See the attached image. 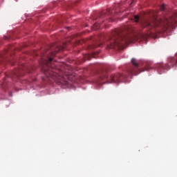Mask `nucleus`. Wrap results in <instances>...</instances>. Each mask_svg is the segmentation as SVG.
<instances>
[{
    "mask_svg": "<svg viewBox=\"0 0 177 177\" xmlns=\"http://www.w3.org/2000/svg\"><path fill=\"white\" fill-rule=\"evenodd\" d=\"M174 24H177V15L172 17L169 19L165 18L164 19H157L156 18L144 19L141 22V26L148 30H156V28H161L167 30L168 27H173Z\"/></svg>",
    "mask_w": 177,
    "mask_h": 177,
    "instance_id": "obj_1",
    "label": "nucleus"
},
{
    "mask_svg": "<svg viewBox=\"0 0 177 177\" xmlns=\"http://www.w3.org/2000/svg\"><path fill=\"white\" fill-rule=\"evenodd\" d=\"M131 41L129 35L124 33L122 30L118 29L112 32L109 37L108 41L105 43V45H106L107 49L122 48V45L129 44Z\"/></svg>",
    "mask_w": 177,
    "mask_h": 177,
    "instance_id": "obj_2",
    "label": "nucleus"
},
{
    "mask_svg": "<svg viewBox=\"0 0 177 177\" xmlns=\"http://www.w3.org/2000/svg\"><path fill=\"white\" fill-rule=\"evenodd\" d=\"M53 58L52 57H48V60L44 62V66L42 68V72L47 78H52L53 80H60L62 77V71L56 68H53Z\"/></svg>",
    "mask_w": 177,
    "mask_h": 177,
    "instance_id": "obj_3",
    "label": "nucleus"
},
{
    "mask_svg": "<svg viewBox=\"0 0 177 177\" xmlns=\"http://www.w3.org/2000/svg\"><path fill=\"white\" fill-rule=\"evenodd\" d=\"M177 66V53L176 54L175 57L169 59V64H158L156 65V68L159 71H164V70H169L171 67Z\"/></svg>",
    "mask_w": 177,
    "mask_h": 177,
    "instance_id": "obj_4",
    "label": "nucleus"
},
{
    "mask_svg": "<svg viewBox=\"0 0 177 177\" xmlns=\"http://www.w3.org/2000/svg\"><path fill=\"white\" fill-rule=\"evenodd\" d=\"M131 63L134 66V67H131L129 70V74H131V75H138L139 72H140V71L139 70V64L136 62V59L134 58L131 59Z\"/></svg>",
    "mask_w": 177,
    "mask_h": 177,
    "instance_id": "obj_5",
    "label": "nucleus"
},
{
    "mask_svg": "<svg viewBox=\"0 0 177 177\" xmlns=\"http://www.w3.org/2000/svg\"><path fill=\"white\" fill-rule=\"evenodd\" d=\"M122 78H124V75H122L120 73H118L114 75H111L110 77V83L111 84H117V83L120 82V81H121V80H122Z\"/></svg>",
    "mask_w": 177,
    "mask_h": 177,
    "instance_id": "obj_6",
    "label": "nucleus"
},
{
    "mask_svg": "<svg viewBox=\"0 0 177 177\" xmlns=\"http://www.w3.org/2000/svg\"><path fill=\"white\" fill-rule=\"evenodd\" d=\"M60 49H62V48L61 47L60 48H58L57 50H55L54 52L51 53L50 57H53L56 56V54L59 52V50H60Z\"/></svg>",
    "mask_w": 177,
    "mask_h": 177,
    "instance_id": "obj_7",
    "label": "nucleus"
},
{
    "mask_svg": "<svg viewBox=\"0 0 177 177\" xmlns=\"http://www.w3.org/2000/svg\"><path fill=\"white\" fill-rule=\"evenodd\" d=\"M20 71H16L14 73V77H17V78H19L20 77Z\"/></svg>",
    "mask_w": 177,
    "mask_h": 177,
    "instance_id": "obj_8",
    "label": "nucleus"
},
{
    "mask_svg": "<svg viewBox=\"0 0 177 177\" xmlns=\"http://www.w3.org/2000/svg\"><path fill=\"white\" fill-rule=\"evenodd\" d=\"M94 30H99L100 28V24H95L93 25Z\"/></svg>",
    "mask_w": 177,
    "mask_h": 177,
    "instance_id": "obj_9",
    "label": "nucleus"
},
{
    "mask_svg": "<svg viewBox=\"0 0 177 177\" xmlns=\"http://www.w3.org/2000/svg\"><path fill=\"white\" fill-rule=\"evenodd\" d=\"M134 21H136V23H138L139 21V16L138 15L134 16Z\"/></svg>",
    "mask_w": 177,
    "mask_h": 177,
    "instance_id": "obj_10",
    "label": "nucleus"
},
{
    "mask_svg": "<svg viewBox=\"0 0 177 177\" xmlns=\"http://www.w3.org/2000/svg\"><path fill=\"white\" fill-rule=\"evenodd\" d=\"M106 78H108V76L106 74H104L103 76L100 77L101 80H106Z\"/></svg>",
    "mask_w": 177,
    "mask_h": 177,
    "instance_id": "obj_11",
    "label": "nucleus"
},
{
    "mask_svg": "<svg viewBox=\"0 0 177 177\" xmlns=\"http://www.w3.org/2000/svg\"><path fill=\"white\" fill-rule=\"evenodd\" d=\"M160 10H164L165 9V5L162 4L160 8Z\"/></svg>",
    "mask_w": 177,
    "mask_h": 177,
    "instance_id": "obj_12",
    "label": "nucleus"
},
{
    "mask_svg": "<svg viewBox=\"0 0 177 177\" xmlns=\"http://www.w3.org/2000/svg\"><path fill=\"white\" fill-rule=\"evenodd\" d=\"M149 70H150V68L149 67V66H147V67H145V70H143V71H149Z\"/></svg>",
    "mask_w": 177,
    "mask_h": 177,
    "instance_id": "obj_13",
    "label": "nucleus"
},
{
    "mask_svg": "<svg viewBox=\"0 0 177 177\" xmlns=\"http://www.w3.org/2000/svg\"><path fill=\"white\" fill-rule=\"evenodd\" d=\"M100 46H102V44H100Z\"/></svg>",
    "mask_w": 177,
    "mask_h": 177,
    "instance_id": "obj_14",
    "label": "nucleus"
},
{
    "mask_svg": "<svg viewBox=\"0 0 177 177\" xmlns=\"http://www.w3.org/2000/svg\"><path fill=\"white\" fill-rule=\"evenodd\" d=\"M10 96H12V94H10Z\"/></svg>",
    "mask_w": 177,
    "mask_h": 177,
    "instance_id": "obj_15",
    "label": "nucleus"
}]
</instances>
